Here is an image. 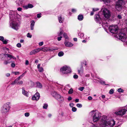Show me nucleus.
<instances>
[{
    "label": "nucleus",
    "instance_id": "51",
    "mask_svg": "<svg viewBox=\"0 0 127 127\" xmlns=\"http://www.w3.org/2000/svg\"><path fill=\"white\" fill-rule=\"evenodd\" d=\"M41 13H40L39 14H38L37 15V18H40V17H41Z\"/></svg>",
    "mask_w": 127,
    "mask_h": 127
},
{
    "label": "nucleus",
    "instance_id": "33",
    "mask_svg": "<svg viewBox=\"0 0 127 127\" xmlns=\"http://www.w3.org/2000/svg\"><path fill=\"white\" fill-rule=\"evenodd\" d=\"M48 106V105L47 104H44V106H43V108L44 109H46Z\"/></svg>",
    "mask_w": 127,
    "mask_h": 127
},
{
    "label": "nucleus",
    "instance_id": "3",
    "mask_svg": "<svg viewBox=\"0 0 127 127\" xmlns=\"http://www.w3.org/2000/svg\"><path fill=\"white\" fill-rule=\"evenodd\" d=\"M89 115L94 122L98 121L100 119L101 116V113L97 110L92 111L90 113Z\"/></svg>",
    "mask_w": 127,
    "mask_h": 127
},
{
    "label": "nucleus",
    "instance_id": "19",
    "mask_svg": "<svg viewBox=\"0 0 127 127\" xmlns=\"http://www.w3.org/2000/svg\"><path fill=\"white\" fill-rule=\"evenodd\" d=\"M40 64H39L37 66V68L38 69V71L40 72H42L43 71L44 69L43 67H40Z\"/></svg>",
    "mask_w": 127,
    "mask_h": 127
},
{
    "label": "nucleus",
    "instance_id": "22",
    "mask_svg": "<svg viewBox=\"0 0 127 127\" xmlns=\"http://www.w3.org/2000/svg\"><path fill=\"white\" fill-rule=\"evenodd\" d=\"M83 19V16L82 15L80 14L78 16V19L80 21H82Z\"/></svg>",
    "mask_w": 127,
    "mask_h": 127
},
{
    "label": "nucleus",
    "instance_id": "40",
    "mask_svg": "<svg viewBox=\"0 0 127 127\" xmlns=\"http://www.w3.org/2000/svg\"><path fill=\"white\" fill-rule=\"evenodd\" d=\"M27 36L28 37L30 38H31L32 37V35L31 34L29 33H27Z\"/></svg>",
    "mask_w": 127,
    "mask_h": 127
},
{
    "label": "nucleus",
    "instance_id": "38",
    "mask_svg": "<svg viewBox=\"0 0 127 127\" xmlns=\"http://www.w3.org/2000/svg\"><path fill=\"white\" fill-rule=\"evenodd\" d=\"M29 8H32L33 7V6L31 4H28Z\"/></svg>",
    "mask_w": 127,
    "mask_h": 127
},
{
    "label": "nucleus",
    "instance_id": "31",
    "mask_svg": "<svg viewBox=\"0 0 127 127\" xmlns=\"http://www.w3.org/2000/svg\"><path fill=\"white\" fill-rule=\"evenodd\" d=\"M23 81L22 80L18 82V85H22L23 84Z\"/></svg>",
    "mask_w": 127,
    "mask_h": 127
},
{
    "label": "nucleus",
    "instance_id": "44",
    "mask_svg": "<svg viewBox=\"0 0 127 127\" xmlns=\"http://www.w3.org/2000/svg\"><path fill=\"white\" fill-rule=\"evenodd\" d=\"M73 78L75 79H77L78 78V76L77 75H74L73 76Z\"/></svg>",
    "mask_w": 127,
    "mask_h": 127
},
{
    "label": "nucleus",
    "instance_id": "45",
    "mask_svg": "<svg viewBox=\"0 0 127 127\" xmlns=\"http://www.w3.org/2000/svg\"><path fill=\"white\" fill-rule=\"evenodd\" d=\"M13 73H14L15 75H18L20 74L19 72L18 71L14 72H13Z\"/></svg>",
    "mask_w": 127,
    "mask_h": 127
},
{
    "label": "nucleus",
    "instance_id": "1",
    "mask_svg": "<svg viewBox=\"0 0 127 127\" xmlns=\"http://www.w3.org/2000/svg\"><path fill=\"white\" fill-rule=\"evenodd\" d=\"M17 13L16 11H12L9 14L10 19V26L16 30L18 29L19 26V21L16 18Z\"/></svg>",
    "mask_w": 127,
    "mask_h": 127
},
{
    "label": "nucleus",
    "instance_id": "21",
    "mask_svg": "<svg viewBox=\"0 0 127 127\" xmlns=\"http://www.w3.org/2000/svg\"><path fill=\"white\" fill-rule=\"evenodd\" d=\"M59 96L58 98L57 99L59 101H60L61 102H63L64 101V99L63 97L61 96L60 95H58Z\"/></svg>",
    "mask_w": 127,
    "mask_h": 127
},
{
    "label": "nucleus",
    "instance_id": "41",
    "mask_svg": "<svg viewBox=\"0 0 127 127\" xmlns=\"http://www.w3.org/2000/svg\"><path fill=\"white\" fill-rule=\"evenodd\" d=\"M16 46L18 48H20L21 46V44L20 43H18L17 44Z\"/></svg>",
    "mask_w": 127,
    "mask_h": 127
},
{
    "label": "nucleus",
    "instance_id": "37",
    "mask_svg": "<svg viewBox=\"0 0 127 127\" xmlns=\"http://www.w3.org/2000/svg\"><path fill=\"white\" fill-rule=\"evenodd\" d=\"M72 110L73 112H75L77 110V109L75 107H72Z\"/></svg>",
    "mask_w": 127,
    "mask_h": 127
},
{
    "label": "nucleus",
    "instance_id": "47",
    "mask_svg": "<svg viewBox=\"0 0 127 127\" xmlns=\"http://www.w3.org/2000/svg\"><path fill=\"white\" fill-rule=\"evenodd\" d=\"M39 45L40 46H41L43 44V42H40L38 43Z\"/></svg>",
    "mask_w": 127,
    "mask_h": 127
},
{
    "label": "nucleus",
    "instance_id": "34",
    "mask_svg": "<svg viewBox=\"0 0 127 127\" xmlns=\"http://www.w3.org/2000/svg\"><path fill=\"white\" fill-rule=\"evenodd\" d=\"M76 106L78 108H81L82 107V105L81 104L78 103L76 104Z\"/></svg>",
    "mask_w": 127,
    "mask_h": 127
},
{
    "label": "nucleus",
    "instance_id": "7",
    "mask_svg": "<svg viewBox=\"0 0 127 127\" xmlns=\"http://www.w3.org/2000/svg\"><path fill=\"white\" fill-rule=\"evenodd\" d=\"M125 1L124 0H118L116 2L115 5V8L117 10L121 11L122 9L123 3H125Z\"/></svg>",
    "mask_w": 127,
    "mask_h": 127
},
{
    "label": "nucleus",
    "instance_id": "30",
    "mask_svg": "<svg viewBox=\"0 0 127 127\" xmlns=\"http://www.w3.org/2000/svg\"><path fill=\"white\" fill-rule=\"evenodd\" d=\"M8 40L7 39H5V40L4 39L2 41L3 43L5 44H7L8 43Z\"/></svg>",
    "mask_w": 127,
    "mask_h": 127
},
{
    "label": "nucleus",
    "instance_id": "46",
    "mask_svg": "<svg viewBox=\"0 0 127 127\" xmlns=\"http://www.w3.org/2000/svg\"><path fill=\"white\" fill-rule=\"evenodd\" d=\"M98 10H99V9L97 8H93V11L94 12L95 11H97Z\"/></svg>",
    "mask_w": 127,
    "mask_h": 127
},
{
    "label": "nucleus",
    "instance_id": "8",
    "mask_svg": "<svg viewBox=\"0 0 127 127\" xmlns=\"http://www.w3.org/2000/svg\"><path fill=\"white\" fill-rule=\"evenodd\" d=\"M60 71L63 74H67L70 72L71 69L68 66L65 65L61 68Z\"/></svg>",
    "mask_w": 127,
    "mask_h": 127
},
{
    "label": "nucleus",
    "instance_id": "56",
    "mask_svg": "<svg viewBox=\"0 0 127 127\" xmlns=\"http://www.w3.org/2000/svg\"><path fill=\"white\" fill-rule=\"evenodd\" d=\"M62 38V36H60V37H58L57 39L59 41L61 40V38Z\"/></svg>",
    "mask_w": 127,
    "mask_h": 127
},
{
    "label": "nucleus",
    "instance_id": "24",
    "mask_svg": "<svg viewBox=\"0 0 127 127\" xmlns=\"http://www.w3.org/2000/svg\"><path fill=\"white\" fill-rule=\"evenodd\" d=\"M84 34L83 33L80 32L78 34V35L79 37L81 38H82L84 37Z\"/></svg>",
    "mask_w": 127,
    "mask_h": 127
},
{
    "label": "nucleus",
    "instance_id": "18",
    "mask_svg": "<svg viewBox=\"0 0 127 127\" xmlns=\"http://www.w3.org/2000/svg\"><path fill=\"white\" fill-rule=\"evenodd\" d=\"M22 94L26 97L29 96L28 93L25 90L24 88H22Z\"/></svg>",
    "mask_w": 127,
    "mask_h": 127
},
{
    "label": "nucleus",
    "instance_id": "39",
    "mask_svg": "<svg viewBox=\"0 0 127 127\" xmlns=\"http://www.w3.org/2000/svg\"><path fill=\"white\" fill-rule=\"evenodd\" d=\"M114 93V90L112 89H111L109 91V93L110 94H112Z\"/></svg>",
    "mask_w": 127,
    "mask_h": 127
},
{
    "label": "nucleus",
    "instance_id": "14",
    "mask_svg": "<svg viewBox=\"0 0 127 127\" xmlns=\"http://www.w3.org/2000/svg\"><path fill=\"white\" fill-rule=\"evenodd\" d=\"M51 94L53 97H55L57 99L58 98L59 96L58 95H60L56 92L55 91L52 92Z\"/></svg>",
    "mask_w": 127,
    "mask_h": 127
},
{
    "label": "nucleus",
    "instance_id": "64",
    "mask_svg": "<svg viewBox=\"0 0 127 127\" xmlns=\"http://www.w3.org/2000/svg\"><path fill=\"white\" fill-rule=\"evenodd\" d=\"M6 75L7 77H9L10 75V74L9 73H7L6 74Z\"/></svg>",
    "mask_w": 127,
    "mask_h": 127
},
{
    "label": "nucleus",
    "instance_id": "62",
    "mask_svg": "<svg viewBox=\"0 0 127 127\" xmlns=\"http://www.w3.org/2000/svg\"><path fill=\"white\" fill-rule=\"evenodd\" d=\"M91 127H99L98 126L96 125H94L92 126Z\"/></svg>",
    "mask_w": 127,
    "mask_h": 127
},
{
    "label": "nucleus",
    "instance_id": "53",
    "mask_svg": "<svg viewBox=\"0 0 127 127\" xmlns=\"http://www.w3.org/2000/svg\"><path fill=\"white\" fill-rule=\"evenodd\" d=\"M18 81L16 79H15V81H14L15 82V84L18 85Z\"/></svg>",
    "mask_w": 127,
    "mask_h": 127
},
{
    "label": "nucleus",
    "instance_id": "9",
    "mask_svg": "<svg viewBox=\"0 0 127 127\" xmlns=\"http://www.w3.org/2000/svg\"><path fill=\"white\" fill-rule=\"evenodd\" d=\"M117 37L120 39L123 42H127V38L126 34L122 32L120 33L117 35Z\"/></svg>",
    "mask_w": 127,
    "mask_h": 127
},
{
    "label": "nucleus",
    "instance_id": "4",
    "mask_svg": "<svg viewBox=\"0 0 127 127\" xmlns=\"http://www.w3.org/2000/svg\"><path fill=\"white\" fill-rule=\"evenodd\" d=\"M95 18L96 22H98L100 24H101V23L102 22V26L105 30L106 31L107 29L108 28H109L108 25L107 23H104V22H103L102 19L100 16L99 14L96 15L95 17Z\"/></svg>",
    "mask_w": 127,
    "mask_h": 127
},
{
    "label": "nucleus",
    "instance_id": "54",
    "mask_svg": "<svg viewBox=\"0 0 127 127\" xmlns=\"http://www.w3.org/2000/svg\"><path fill=\"white\" fill-rule=\"evenodd\" d=\"M73 105L74 104L72 103H70L69 104L70 106L71 107H72L73 106Z\"/></svg>",
    "mask_w": 127,
    "mask_h": 127
},
{
    "label": "nucleus",
    "instance_id": "28",
    "mask_svg": "<svg viewBox=\"0 0 127 127\" xmlns=\"http://www.w3.org/2000/svg\"><path fill=\"white\" fill-rule=\"evenodd\" d=\"M73 90L72 88H71L68 92V93L69 94H72L73 93Z\"/></svg>",
    "mask_w": 127,
    "mask_h": 127
},
{
    "label": "nucleus",
    "instance_id": "11",
    "mask_svg": "<svg viewBox=\"0 0 127 127\" xmlns=\"http://www.w3.org/2000/svg\"><path fill=\"white\" fill-rule=\"evenodd\" d=\"M103 15L105 18L106 19H108L110 15V11L107 8H104L102 11Z\"/></svg>",
    "mask_w": 127,
    "mask_h": 127
},
{
    "label": "nucleus",
    "instance_id": "12",
    "mask_svg": "<svg viewBox=\"0 0 127 127\" xmlns=\"http://www.w3.org/2000/svg\"><path fill=\"white\" fill-rule=\"evenodd\" d=\"M127 111V110L125 109H120L118 111L116 112L115 114L117 115L122 116L125 114Z\"/></svg>",
    "mask_w": 127,
    "mask_h": 127
},
{
    "label": "nucleus",
    "instance_id": "13",
    "mask_svg": "<svg viewBox=\"0 0 127 127\" xmlns=\"http://www.w3.org/2000/svg\"><path fill=\"white\" fill-rule=\"evenodd\" d=\"M40 98L39 94L38 93H36L32 97V100H33L37 101Z\"/></svg>",
    "mask_w": 127,
    "mask_h": 127
},
{
    "label": "nucleus",
    "instance_id": "50",
    "mask_svg": "<svg viewBox=\"0 0 127 127\" xmlns=\"http://www.w3.org/2000/svg\"><path fill=\"white\" fill-rule=\"evenodd\" d=\"M23 7L24 8L26 9H28V8H29L28 5H25V6H23Z\"/></svg>",
    "mask_w": 127,
    "mask_h": 127
},
{
    "label": "nucleus",
    "instance_id": "59",
    "mask_svg": "<svg viewBox=\"0 0 127 127\" xmlns=\"http://www.w3.org/2000/svg\"><path fill=\"white\" fill-rule=\"evenodd\" d=\"M22 77L20 76L16 78V79L18 81Z\"/></svg>",
    "mask_w": 127,
    "mask_h": 127
},
{
    "label": "nucleus",
    "instance_id": "43",
    "mask_svg": "<svg viewBox=\"0 0 127 127\" xmlns=\"http://www.w3.org/2000/svg\"><path fill=\"white\" fill-rule=\"evenodd\" d=\"M117 17V18L119 19L122 18V16L120 15H118Z\"/></svg>",
    "mask_w": 127,
    "mask_h": 127
},
{
    "label": "nucleus",
    "instance_id": "6",
    "mask_svg": "<svg viewBox=\"0 0 127 127\" xmlns=\"http://www.w3.org/2000/svg\"><path fill=\"white\" fill-rule=\"evenodd\" d=\"M58 49V48L56 47L50 48L49 49L46 47H45L43 48H39L34 49L31 51L30 52V54L31 55H32L33 54H35L38 52L40 51L41 50L43 51L44 50H45L46 51H47L48 50H49V51H52L54 50H57Z\"/></svg>",
    "mask_w": 127,
    "mask_h": 127
},
{
    "label": "nucleus",
    "instance_id": "20",
    "mask_svg": "<svg viewBox=\"0 0 127 127\" xmlns=\"http://www.w3.org/2000/svg\"><path fill=\"white\" fill-rule=\"evenodd\" d=\"M83 68L82 66H81L80 69L78 70V73L81 75L83 74Z\"/></svg>",
    "mask_w": 127,
    "mask_h": 127
},
{
    "label": "nucleus",
    "instance_id": "60",
    "mask_svg": "<svg viewBox=\"0 0 127 127\" xmlns=\"http://www.w3.org/2000/svg\"><path fill=\"white\" fill-rule=\"evenodd\" d=\"M29 61L27 60H26V62H25L26 64V65H28L29 64Z\"/></svg>",
    "mask_w": 127,
    "mask_h": 127
},
{
    "label": "nucleus",
    "instance_id": "57",
    "mask_svg": "<svg viewBox=\"0 0 127 127\" xmlns=\"http://www.w3.org/2000/svg\"><path fill=\"white\" fill-rule=\"evenodd\" d=\"M76 10L75 9H72V11L73 13H75L76 11Z\"/></svg>",
    "mask_w": 127,
    "mask_h": 127
},
{
    "label": "nucleus",
    "instance_id": "2",
    "mask_svg": "<svg viewBox=\"0 0 127 127\" xmlns=\"http://www.w3.org/2000/svg\"><path fill=\"white\" fill-rule=\"evenodd\" d=\"M108 119L107 116H103L101 120L100 126L102 127H113L115 124V122L113 120L108 121Z\"/></svg>",
    "mask_w": 127,
    "mask_h": 127
},
{
    "label": "nucleus",
    "instance_id": "58",
    "mask_svg": "<svg viewBox=\"0 0 127 127\" xmlns=\"http://www.w3.org/2000/svg\"><path fill=\"white\" fill-rule=\"evenodd\" d=\"M88 99L89 100H91L92 99V97L91 96H89L88 97Z\"/></svg>",
    "mask_w": 127,
    "mask_h": 127
},
{
    "label": "nucleus",
    "instance_id": "15",
    "mask_svg": "<svg viewBox=\"0 0 127 127\" xmlns=\"http://www.w3.org/2000/svg\"><path fill=\"white\" fill-rule=\"evenodd\" d=\"M1 55H3V56H4L5 57H6V56H7L10 59H11L12 58H13L14 59H16V58L14 57V56H12V55H9L8 54H1Z\"/></svg>",
    "mask_w": 127,
    "mask_h": 127
},
{
    "label": "nucleus",
    "instance_id": "29",
    "mask_svg": "<svg viewBox=\"0 0 127 127\" xmlns=\"http://www.w3.org/2000/svg\"><path fill=\"white\" fill-rule=\"evenodd\" d=\"M64 36L66 39H68V38L66 33H64Z\"/></svg>",
    "mask_w": 127,
    "mask_h": 127
},
{
    "label": "nucleus",
    "instance_id": "36",
    "mask_svg": "<svg viewBox=\"0 0 127 127\" xmlns=\"http://www.w3.org/2000/svg\"><path fill=\"white\" fill-rule=\"evenodd\" d=\"M35 24V22L33 20H32L31 22V26H34Z\"/></svg>",
    "mask_w": 127,
    "mask_h": 127
},
{
    "label": "nucleus",
    "instance_id": "25",
    "mask_svg": "<svg viewBox=\"0 0 127 127\" xmlns=\"http://www.w3.org/2000/svg\"><path fill=\"white\" fill-rule=\"evenodd\" d=\"M64 54V53L62 51L58 53V55L59 57H61L63 56Z\"/></svg>",
    "mask_w": 127,
    "mask_h": 127
},
{
    "label": "nucleus",
    "instance_id": "35",
    "mask_svg": "<svg viewBox=\"0 0 127 127\" xmlns=\"http://www.w3.org/2000/svg\"><path fill=\"white\" fill-rule=\"evenodd\" d=\"M84 89V87H80L78 89L81 91H83V90Z\"/></svg>",
    "mask_w": 127,
    "mask_h": 127
},
{
    "label": "nucleus",
    "instance_id": "26",
    "mask_svg": "<svg viewBox=\"0 0 127 127\" xmlns=\"http://www.w3.org/2000/svg\"><path fill=\"white\" fill-rule=\"evenodd\" d=\"M63 31L61 29L60 32L58 33V35L59 36H61L63 34Z\"/></svg>",
    "mask_w": 127,
    "mask_h": 127
},
{
    "label": "nucleus",
    "instance_id": "27",
    "mask_svg": "<svg viewBox=\"0 0 127 127\" xmlns=\"http://www.w3.org/2000/svg\"><path fill=\"white\" fill-rule=\"evenodd\" d=\"M70 88V86L69 84L66 85L65 87V89L66 90H68L69 88Z\"/></svg>",
    "mask_w": 127,
    "mask_h": 127
},
{
    "label": "nucleus",
    "instance_id": "16",
    "mask_svg": "<svg viewBox=\"0 0 127 127\" xmlns=\"http://www.w3.org/2000/svg\"><path fill=\"white\" fill-rule=\"evenodd\" d=\"M64 44L65 46L68 47H72L73 45V44L70 42L66 41L65 40Z\"/></svg>",
    "mask_w": 127,
    "mask_h": 127
},
{
    "label": "nucleus",
    "instance_id": "48",
    "mask_svg": "<svg viewBox=\"0 0 127 127\" xmlns=\"http://www.w3.org/2000/svg\"><path fill=\"white\" fill-rule=\"evenodd\" d=\"M29 113H26L25 114V115L26 117L29 116Z\"/></svg>",
    "mask_w": 127,
    "mask_h": 127
},
{
    "label": "nucleus",
    "instance_id": "49",
    "mask_svg": "<svg viewBox=\"0 0 127 127\" xmlns=\"http://www.w3.org/2000/svg\"><path fill=\"white\" fill-rule=\"evenodd\" d=\"M11 66L12 67H15V64L14 63H12L11 64Z\"/></svg>",
    "mask_w": 127,
    "mask_h": 127
},
{
    "label": "nucleus",
    "instance_id": "32",
    "mask_svg": "<svg viewBox=\"0 0 127 127\" xmlns=\"http://www.w3.org/2000/svg\"><path fill=\"white\" fill-rule=\"evenodd\" d=\"M119 92H124L123 90L121 88H120L118 89L117 90Z\"/></svg>",
    "mask_w": 127,
    "mask_h": 127
},
{
    "label": "nucleus",
    "instance_id": "23",
    "mask_svg": "<svg viewBox=\"0 0 127 127\" xmlns=\"http://www.w3.org/2000/svg\"><path fill=\"white\" fill-rule=\"evenodd\" d=\"M36 86L37 88H41L42 87V85L39 82H38L36 83Z\"/></svg>",
    "mask_w": 127,
    "mask_h": 127
},
{
    "label": "nucleus",
    "instance_id": "55",
    "mask_svg": "<svg viewBox=\"0 0 127 127\" xmlns=\"http://www.w3.org/2000/svg\"><path fill=\"white\" fill-rule=\"evenodd\" d=\"M99 82L101 84H104L105 83V81H102V80H101L100 81V82Z\"/></svg>",
    "mask_w": 127,
    "mask_h": 127
},
{
    "label": "nucleus",
    "instance_id": "17",
    "mask_svg": "<svg viewBox=\"0 0 127 127\" xmlns=\"http://www.w3.org/2000/svg\"><path fill=\"white\" fill-rule=\"evenodd\" d=\"M58 20L60 23H63L64 20V18L60 15L58 17Z\"/></svg>",
    "mask_w": 127,
    "mask_h": 127
},
{
    "label": "nucleus",
    "instance_id": "52",
    "mask_svg": "<svg viewBox=\"0 0 127 127\" xmlns=\"http://www.w3.org/2000/svg\"><path fill=\"white\" fill-rule=\"evenodd\" d=\"M17 10L19 11H21L22 10V8L20 7H19L17 8Z\"/></svg>",
    "mask_w": 127,
    "mask_h": 127
},
{
    "label": "nucleus",
    "instance_id": "61",
    "mask_svg": "<svg viewBox=\"0 0 127 127\" xmlns=\"http://www.w3.org/2000/svg\"><path fill=\"white\" fill-rule=\"evenodd\" d=\"M72 99V97L70 96L68 98V100L69 101L71 100Z\"/></svg>",
    "mask_w": 127,
    "mask_h": 127
},
{
    "label": "nucleus",
    "instance_id": "10",
    "mask_svg": "<svg viewBox=\"0 0 127 127\" xmlns=\"http://www.w3.org/2000/svg\"><path fill=\"white\" fill-rule=\"evenodd\" d=\"M108 29L112 33L115 34L118 32V28L117 25H111L109 27Z\"/></svg>",
    "mask_w": 127,
    "mask_h": 127
},
{
    "label": "nucleus",
    "instance_id": "63",
    "mask_svg": "<svg viewBox=\"0 0 127 127\" xmlns=\"http://www.w3.org/2000/svg\"><path fill=\"white\" fill-rule=\"evenodd\" d=\"M9 62L7 61H5L4 62V64H7Z\"/></svg>",
    "mask_w": 127,
    "mask_h": 127
},
{
    "label": "nucleus",
    "instance_id": "42",
    "mask_svg": "<svg viewBox=\"0 0 127 127\" xmlns=\"http://www.w3.org/2000/svg\"><path fill=\"white\" fill-rule=\"evenodd\" d=\"M4 39V37L2 36H0V40L2 41Z\"/></svg>",
    "mask_w": 127,
    "mask_h": 127
},
{
    "label": "nucleus",
    "instance_id": "5",
    "mask_svg": "<svg viewBox=\"0 0 127 127\" xmlns=\"http://www.w3.org/2000/svg\"><path fill=\"white\" fill-rule=\"evenodd\" d=\"M10 102H7L4 104L1 107L0 111L2 114L4 115L9 111L11 108L10 106Z\"/></svg>",
    "mask_w": 127,
    "mask_h": 127
}]
</instances>
